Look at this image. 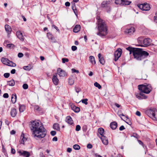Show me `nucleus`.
I'll use <instances>...</instances> for the list:
<instances>
[{
    "mask_svg": "<svg viewBox=\"0 0 157 157\" xmlns=\"http://www.w3.org/2000/svg\"><path fill=\"white\" fill-rule=\"evenodd\" d=\"M31 130L35 137L42 138L44 137L46 134V131L42 123L40 122L33 121L32 124Z\"/></svg>",
    "mask_w": 157,
    "mask_h": 157,
    "instance_id": "nucleus-1",
    "label": "nucleus"
},
{
    "mask_svg": "<svg viewBox=\"0 0 157 157\" xmlns=\"http://www.w3.org/2000/svg\"><path fill=\"white\" fill-rule=\"evenodd\" d=\"M129 51V54L133 53L134 58L137 60H141L147 57L149 55L147 52L143 50L142 48H132L129 47L126 48Z\"/></svg>",
    "mask_w": 157,
    "mask_h": 157,
    "instance_id": "nucleus-2",
    "label": "nucleus"
},
{
    "mask_svg": "<svg viewBox=\"0 0 157 157\" xmlns=\"http://www.w3.org/2000/svg\"><path fill=\"white\" fill-rule=\"evenodd\" d=\"M98 32V35L101 36H105L107 34V26L105 21L101 19H98L97 21Z\"/></svg>",
    "mask_w": 157,
    "mask_h": 157,
    "instance_id": "nucleus-3",
    "label": "nucleus"
},
{
    "mask_svg": "<svg viewBox=\"0 0 157 157\" xmlns=\"http://www.w3.org/2000/svg\"><path fill=\"white\" fill-rule=\"evenodd\" d=\"M145 113L154 120L157 121V110L151 108L145 111Z\"/></svg>",
    "mask_w": 157,
    "mask_h": 157,
    "instance_id": "nucleus-4",
    "label": "nucleus"
},
{
    "mask_svg": "<svg viewBox=\"0 0 157 157\" xmlns=\"http://www.w3.org/2000/svg\"><path fill=\"white\" fill-rule=\"evenodd\" d=\"M138 89L144 93L149 94L151 91L152 87L150 85H140L138 86Z\"/></svg>",
    "mask_w": 157,
    "mask_h": 157,
    "instance_id": "nucleus-5",
    "label": "nucleus"
},
{
    "mask_svg": "<svg viewBox=\"0 0 157 157\" xmlns=\"http://www.w3.org/2000/svg\"><path fill=\"white\" fill-rule=\"evenodd\" d=\"M138 41L140 43L143 42L144 45H140L141 47H146L149 46L151 42V39L149 38H145L143 40V39L140 37L138 38Z\"/></svg>",
    "mask_w": 157,
    "mask_h": 157,
    "instance_id": "nucleus-6",
    "label": "nucleus"
},
{
    "mask_svg": "<svg viewBox=\"0 0 157 157\" xmlns=\"http://www.w3.org/2000/svg\"><path fill=\"white\" fill-rule=\"evenodd\" d=\"M1 61L4 64L12 67H15L16 66V64L10 61L7 58L2 57L1 58Z\"/></svg>",
    "mask_w": 157,
    "mask_h": 157,
    "instance_id": "nucleus-7",
    "label": "nucleus"
},
{
    "mask_svg": "<svg viewBox=\"0 0 157 157\" xmlns=\"http://www.w3.org/2000/svg\"><path fill=\"white\" fill-rule=\"evenodd\" d=\"M138 7L143 10L147 11L150 10V7L149 4L145 3L137 5Z\"/></svg>",
    "mask_w": 157,
    "mask_h": 157,
    "instance_id": "nucleus-8",
    "label": "nucleus"
},
{
    "mask_svg": "<svg viewBox=\"0 0 157 157\" xmlns=\"http://www.w3.org/2000/svg\"><path fill=\"white\" fill-rule=\"evenodd\" d=\"M57 72L60 77H64L67 75L66 72L60 68H58L57 69Z\"/></svg>",
    "mask_w": 157,
    "mask_h": 157,
    "instance_id": "nucleus-9",
    "label": "nucleus"
},
{
    "mask_svg": "<svg viewBox=\"0 0 157 157\" xmlns=\"http://www.w3.org/2000/svg\"><path fill=\"white\" fill-rule=\"evenodd\" d=\"M122 53V51L121 49L117 50L114 53L115 58L114 60L117 61L118 58L121 56Z\"/></svg>",
    "mask_w": 157,
    "mask_h": 157,
    "instance_id": "nucleus-10",
    "label": "nucleus"
},
{
    "mask_svg": "<svg viewBox=\"0 0 157 157\" xmlns=\"http://www.w3.org/2000/svg\"><path fill=\"white\" fill-rule=\"evenodd\" d=\"M18 152L19 153L20 155H22L25 157H29L30 155V153L26 151L20 150Z\"/></svg>",
    "mask_w": 157,
    "mask_h": 157,
    "instance_id": "nucleus-11",
    "label": "nucleus"
},
{
    "mask_svg": "<svg viewBox=\"0 0 157 157\" xmlns=\"http://www.w3.org/2000/svg\"><path fill=\"white\" fill-rule=\"evenodd\" d=\"M135 31V28L134 27H131L129 29H126L125 31V33L129 35H131L133 34Z\"/></svg>",
    "mask_w": 157,
    "mask_h": 157,
    "instance_id": "nucleus-12",
    "label": "nucleus"
},
{
    "mask_svg": "<svg viewBox=\"0 0 157 157\" xmlns=\"http://www.w3.org/2000/svg\"><path fill=\"white\" fill-rule=\"evenodd\" d=\"M17 37L21 40H23L24 37L22 33L20 31H17L16 33Z\"/></svg>",
    "mask_w": 157,
    "mask_h": 157,
    "instance_id": "nucleus-13",
    "label": "nucleus"
},
{
    "mask_svg": "<svg viewBox=\"0 0 157 157\" xmlns=\"http://www.w3.org/2000/svg\"><path fill=\"white\" fill-rule=\"evenodd\" d=\"M5 30L8 35L10 34L12 31V29L10 26L9 25H6L5 26Z\"/></svg>",
    "mask_w": 157,
    "mask_h": 157,
    "instance_id": "nucleus-14",
    "label": "nucleus"
},
{
    "mask_svg": "<svg viewBox=\"0 0 157 157\" xmlns=\"http://www.w3.org/2000/svg\"><path fill=\"white\" fill-rule=\"evenodd\" d=\"M52 80L53 83L55 85H57L59 83V79L57 78L56 75H53Z\"/></svg>",
    "mask_w": 157,
    "mask_h": 157,
    "instance_id": "nucleus-15",
    "label": "nucleus"
},
{
    "mask_svg": "<svg viewBox=\"0 0 157 157\" xmlns=\"http://www.w3.org/2000/svg\"><path fill=\"white\" fill-rule=\"evenodd\" d=\"M66 121L68 124L72 125L73 124V121L71 117L68 116L66 117Z\"/></svg>",
    "mask_w": 157,
    "mask_h": 157,
    "instance_id": "nucleus-16",
    "label": "nucleus"
},
{
    "mask_svg": "<svg viewBox=\"0 0 157 157\" xmlns=\"http://www.w3.org/2000/svg\"><path fill=\"white\" fill-rule=\"evenodd\" d=\"M102 143L105 145H107L108 144V140L106 137L103 136L101 137H100Z\"/></svg>",
    "mask_w": 157,
    "mask_h": 157,
    "instance_id": "nucleus-17",
    "label": "nucleus"
},
{
    "mask_svg": "<svg viewBox=\"0 0 157 157\" xmlns=\"http://www.w3.org/2000/svg\"><path fill=\"white\" fill-rule=\"evenodd\" d=\"M117 123L115 121L113 122L110 124V127L113 130H114L116 129L117 127Z\"/></svg>",
    "mask_w": 157,
    "mask_h": 157,
    "instance_id": "nucleus-18",
    "label": "nucleus"
},
{
    "mask_svg": "<svg viewBox=\"0 0 157 157\" xmlns=\"http://www.w3.org/2000/svg\"><path fill=\"white\" fill-rule=\"evenodd\" d=\"M104 130L103 128H98V135L99 136V134L101 136L100 137H100H101L103 136H104Z\"/></svg>",
    "mask_w": 157,
    "mask_h": 157,
    "instance_id": "nucleus-19",
    "label": "nucleus"
},
{
    "mask_svg": "<svg viewBox=\"0 0 157 157\" xmlns=\"http://www.w3.org/2000/svg\"><path fill=\"white\" fill-rule=\"evenodd\" d=\"M80 26L79 25H77L73 29V32L75 33H77L80 30Z\"/></svg>",
    "mask_w": 157,
    "mask_h": 157,
    "instance_id": "nucleus-20",
    "label": "nucleus"
},
{
    "mask_svg": "<svg viewBox=\"0 0 157 157\" xmlns=\"http://www.w3.org/2000/svg\"><path fill=\"white\" fill-rule=\"evenodd\" d=\"M17 113L16 109L14 108L12 109L10 112L11 116L13 117H14L16 116Z\"/></svg>",
    "mask_w": 157,
    "mask_h": 157,
    "instance_id": "nucleus-21",
    "label": "nucleus"
},
{
    "mask_svg": "<svg viewBox=\"0 0 157 157\" xmlns=\"http://www.w3.org/2000/svg\"><path fill=\"white\" fill-rule=\"evenodd\" d=\"M17 96L16 94H12L11 96V101L13 103H15L16 101Z\"/></svg>",
    "mask_w": 157,
    "mask_h": 157,
    "instance_id": "nucleus-22",
    "label": "nucleus"
},
{
    "mask_svg": "<svg viewBox=\"0 0 157 157\" xmlns=\"http://www.w3.org/2000/svg\"><path fill=\"white\" fill-rule=\"evenodd\" d=\"M74 82V78L73 77H70L68 80V83L69 84L72 85L73 84Z\"/></svg>",
    "mask_w": 157,
    "mask_h": 157,
    "instance_id": "nucleus-23",
    "label": "nucleus"
},
{
    "mask_svg": "<svg viewBox=\"0 0 157 157\" xmlns=\"http://www.w3.org/2000/svg\"><path fill=\"white\" fill-rule=\"evenodd\" d=\"M131 2L127 0H123L122 2V6L123 5H129L130 4Z\"/></svg>",
    "mask_w": 157,
    "mask_h": 157,
    "instance_id": "nucleus-24",
    "label": "nucleus"
},
{
    "mask_svg": "<svg viewBox=\"0 0 157 157\" xmlns=\"http://www.w3.org/2000/svg\"><path fill=\"white\" fill-rule=\"evenodd\" d=\"M108 5V2L107 1H103L101 4V6L103 8L107 7Z\"/></svg>",
    "mask_w": 157,
    "mask_h": 157,
    "instance_id": "nucleus-25",
    "label": "nucleus"
},
{
    "mask_svg": "<svg viewBox=\"0 0 157 157\" xmlns=\"http://www.w3.org/2000/svg\"><path fill=\"white\" fill-rule=\"evenodd\" d=\"M15 82L12 79L10 81H7V84L10 86H13L15 85Z\"/></svg>",
    "mask_w": 157,
    "mask_h": 157,
    "instance_id": "nucleus-26",
    "label": "nucleus"
},
{
    "mask_svg": "<svg viewBox=\"0 0 157 157\" xmlns=\"http://www.w3.org/2000/svg\"><path fill=\"white\" fill-rule=\"evenodd\" d=\"M89 59L90 62L93 64H95L96 63V62L94 58V56H90L89 57Z\"/></svg>",
    "mask_w": 157,
    "mask_h": 157,
    "instance_id": "nucleus-27",
    "label": "nucleus"
},
{
    "mask_svg": "<svg viewBox=\"0 0 157 157\" xmlns=\"http://www.w3.org/2000/svg\"><path fill=\"white\" fill-rule=\"evenodd\" d=\"M53 128L54 129L59 131L60 130V127L59 124L58 123L54 124L53 125Z\"/></svg>",
    "mask_w": 157,
    "mask_h": 157,
    "instance_id": "nucleus-28",
    "label": "nucleus"
},
{
    "mask_svg": "<svg viewBox=\"0 0 157 157\" xmlns=\"http://www.w3.org/2000/svg\"><path fill=\"white\" fill-rule=\"evenodd\" d=\"M25 109V107L24 105H19V110L20 112H23Z\"/></svg>",
    "mask_w": 157,
    "mask_h": 157,
    "instance_id": "nucleus-29",
    "label": "nucleus"
},
{
    "mask_svg": "<svg viewBox=\"0 0 157 157\" xmlns=\"http://www.w3.org/2000/svg\"><path fill=\"white\" fill-rule=\"evenodd\" d=\"M21 138L22 139L21 142V144H23L24 141H26L27 140L26 139L25 137V135L23 133H22Z\"/></svg>",
    "mask_w": 157,
    "mask_h": 157,
    "instance_id": "nucleus-30",
    "label": "nucleus"
},
{
    "mask_svg": "<svg viewBox=\"0 0 157 157\" xmlns=\"http://www.w3.org/2000/svg\"><path fill=\"white\" fill-rule=\"evenodd\" d=\"M32 67H31V66L30 65H29L28 66H24L23 67V69L27 71H30L32 69Z\"/></svg>",
    "mask_w": 157,
    "mask_h": 157,
    "instance_id": "nucleus-31",
    "label": "nucleus"
},
{
    "mask_svg": "<svg viewBox=\"0 0 157 157\" xmlns=\"http://www.w3.org/2000/svg\"><path fill=\"white\" fill-rule=\"evenodd\" d=\"M122 0H115V3L117 5L122 6Z\"/></svg>",
    "mask_w": 157,
    "mask_h": 157,
    "instance_id": "nucleus-32",
    "label": "nucleus"
},
{
    "mask_svg": "<svg viewBox=\"0 0 157 157\" xmlns=\"http://www.w3.org/2000/svg\"><path fill=\"white\" fill-rule=\"evenodd\" d=\"M6 47L10 49H13L15 45L12 44H9L7 45Z\"/></svg>",
    "mask_w": 157,
    "mask_h": 157,
    "instance_id": "nucleus-33",
    "label": "nucleus"
},
{
    "mask_svg": "<svg viewBox=\"0 0 157 157\" xmlns=\"http://www.w3.org/2000/svg\"><path fill=\"white\" fill-rule=\"evenodd\" d=\"M73 108H75V109H73V110L76 113H78L80 111L79 108L75 106H73Z\"/></svg>",
    "mask_w": 157,
    "mask_h": 157,
    "instance_id": "nucleus-34",
    "label": "nucleus"
},
{
    "mask_svg": "<svg viewBox=\"0 0 157 157\" xmlns=\"http://www.w3.org/2000/svg\"><path fill=\"white\" fill-rule=\"evenodd\" d=\"M72 8L75 15L76 16H77V10L76 9L75 6L74 7V6L73 5V6H72Z\"/></svg>",
    "mask_w": 157,
    "mask_h": 157,
    "instance_id": "nucleus-35",
    "label": "nucleus"
},
{
    "mask_svg": "<svg viewBox=\"0 0 157 157\" xmlns=\"http://www.w3.org/2000/svg\"><path fill=\"white\" fill-rule=\"evenodd\" d=\"M73 148L76 150H78L80 149V147L78 144H75L73 146Z\"/></svg>",
    "mask_w": 157,
    "mask_h": 157,
    "instance_id": "nucleus-36",
    "label": "nucleus"
},
{
    "mask_svg": "<svg viewBox=\"0 0 157 157\" xmlns=\"http://www.w3.org/2000/svg\"><path fill=\"white\" fill-rule=\"evenodd\" d=\"M94 85L95 87H98L99 89H100L101 87V85L97 82L94 83Z\"/></svg>",
    "mask_w": 157,
    "mask_h": 157,
    "instance_id": "nucleus-37",
    "label": "nucleus"
},
{
    "mask_svg": "<svg viewBox=\"0 0 157 157\" xmlns=\"http://www.w3.org/2000/svg\"><path fill=\"white\" fill-rule=\"evenodd\" d=\"M131 137H134L137 139H138L140 138V136L136 133H133L131 136Z\"/></svg>",
    "mask_w": 157,
    "mask_h": 157,
    "instance_id": "nucleus-38",
    "label": "nucleus"
},
{
    "mask_svg": "<svg viewBox=\"0 0 157 157\" xmlns=\"http://www.w3.org/2000/svg\"><path fill=\"white\" fill-rule=\"evenodd\" d=\"M47 36L48 39H50L52 40H53V37L52 35L50 33H48L47 34Z\"/></svg>",
    "mask_w": 157,
    "mask_h": 157,
    "instance_id": "nucleus-39",
    "label": "nucleus"
},
{
    "mask_svg": "<svg viewBox=\"0 0 157 157\" xmlns=\"http://www.w3.org/2000/svg\"><path fill=\"white\" fill-rule=\"evenodd\" d=\"M135 95L136 98L139 99L140 100L143 99V98L141 96L140 94H136Z\"/></svg>",
    "mask_w": 157,
    "mask_h": 157,
    "instance_id": "nucleus-40",
    "label": "nucleus"
},
{
    "mask_svg": "<svg viewBox=\"0 0 157 157\" xmlns=\"http://www.w3.org/2000/svg\"><path fill=\"white\" fill-rule=\"evenodd\" d=\"M99 59L100 63L101 64L103 65L105 63V61L104 58L102 57H101V58Z\"/></svg>",
    "mask_w": 157,
    "mask_h": 157,
    "instance_id": "nucleus-41",
    "label": "nucleus"
},
{
    "mask_svg": "<svg viewBox=\"0 0 157 157\" xmlns=\"http://www.w3.org/2000/svg\"><path fill=\"white\" fill-rule=\"evenodd\" d=\"M87 100L88 99L87 98H86L82 100L81 101L82 103H84L86 105L88 104V102H87Z\"/></svg>",
    "mask_w": 157,
    "mask_h": 157,
    "instance_id": "nucleus-42",
    "label": "nucleus"
},
{
    "mask_svg": "<svg viewBox=\"0 0 157 157\" xmlns=\"http://www.w3.org/2000/svg\"><path fill=\"white\" fill-rule=\"evenodd\" d=\"M22 87L24 89L26 90L28 88V85L27 84L25 83L23 84Z\"/></svg>",
    "mask_w": 157,
    "mask_h": 157,
    "instance_id": "nucleus-43",
    "label": "nucleus"
},
{
    "mask_svg": "<svg viewBox=\"0 0 157 157\" xmlns=\"http://www.w3.org/2000/svg\"><path fill=\"white\" fill-rule=\"evenodd\" d=\"M140 94L141 96V97L143 98L146 99L147 98V96H145V95L144 94L143 92H140Z\"/></svg>",
    "mask_w": 157,
    "mask_h": 157,
    "instance_id": "nucleus-44",
    "label": "nucleus"
},
{
    "mask_svg": "<svg viewBox=\"0 0 157 157\" xmlns=\"http://www.w3.org/2000/svg\"><path fill=\"white\" fill-rule=\"evenodd\" d=\"M62 60L63 63H65L66 62H68L69 61V59L67 58H63Z\"/></svg>",
    "mask_w": 157,
    "mask_h": 157,
    "instance_id": "nucleus-45",
    "label": "nucleus"
},
{
    "mask_svg": "<svg viewBox=\"0 0 157 157\" xmlns=\"http://www.w3.org/2000/svg\"><path fill=\"white\" fill-rule=\"evenodd\" d=\"M81 129V127L79 125H77L76 126L75 130L77 131H79Z\"/></svg>",
    "mask_w": 157,
    "mask_h": 157,
    "instance_id": "nucleus-46",
    "label": "nucleus"
},
{
    "mask_svg": "<svg viewBox=\"0 0 157 157\" xmlns=\"http://www.w3.org/2000/svg\"><path fill=\"white\" fill-rule=\"evenodd\" d=\"M10 74L9 73H5L4 74V76L5 78H8L10 76Z\"/></svg>",
    "mask_w": 157,
    "mask_h": 157,
    "instance_id": "nucleus-47",
    "label": "nucleus"
},
{
    "mask_svg": "<svg viewBox=\"0 0 157 157\" xmlns=\"http://www.w3.org/2000/svg\"><path fill=\"white\" fill-rule=\"evenodd\" d=\"M75 90L76 92L78 93L80 91L81 89L79 87H76L75 88Z\"/></svg>",
    "mask_w": 157,
    "mask_h": 157,
    "instance_id": "nucleus-48",
    "label": "nucleus"
},
{
    "mask_svg": "<svg viewBox=\"0 0 157 157\" xmlns=\"http://www.w3.org/2000/svg\"><path fill=\"white\" fill-rule=\"evenodd\" d=\"M50 133H51V134L52 136H53L56 135V131H52Z\"/></svg>",
    "mask_w": 157,
    "mask_h": 157,
    "instance_id": "nucleus-49",
    "label": "nucleus"
},
{
    "mask_svg": "<svg viewBox=\"0 0 157 157\" xmlns=\"http://www.w3.org/2000/svg\"><path fill=\"white\" fill-rule=\"evenodd\" d=\"M71 49L73 51H75L77 49V47L75 46H73L71 47Z\"/></svg>",
    "mask_w": 157,
    "mask_h": 157,
    "instance_id": "nucleus-50",
    "label": "nucleus"
},
{
    "mask_svg": "<svg viewBox=\"0 0 157 157\" xmlns=\"http://www.w3.org/2000/svg\"><path fill=\"white\" fill-rule=\"evenodd\" d=\"M3 97L5 98H7L9 97V95L7 93H5L3 95Z\"/></svg>",
    "mask_w": 157,
    "mask_h": 157,
    "instance_id": "nucleus-51",
    "label": "nucleus"
},
{
    "mask_svg": "<svg viewBox=\"0 0 157 157\" xmlns=\"http://www.w3.org/2000/svg\"><path fill=\"white\" fill-rule=\"evenodd\" d=\"M24 55L22 53L19 52L18 54V56L19 58H21Z\"/></svg>",
    "mask_w": 157,
    "mask_h": 157,
    "instance_id": "nucleus-52",
    "label": "nucleus"
},
{
    "mask_svg": "<svg viewBox=\"0 0 157 157\" xmlns=\"http://www.w3.org/2000/svg\"><path fill=\"white\" fill-rule=\"evenodd\" d=\"M87 147L89 149H91L92 147V145L91 144H89L87 145Z\"/></svg>",
    "mask_w": 157,
    "mask_h": 157,
    "instance_id": "nucleus-53",
    "label": "nucleus"
},
{
    "mask_svg": "<svg viewBox=\"0 0 157 157\" xmlns=\"http://www.w3.org/2000/svg\"><path fill=\"white\" fill-rule=\"evenodd\" d=\"M71 70L73 73L76 72L77 73H79V71L78 70H76L75 69H72Z\"/></svg>",
    "mask_w": 157,
    "mask_h": 157,
    "instance_id": "nucleus-54",
    "label": "nucleus"
},
{
    "mask_svg": "<svg viewBox=\"0 0 157 157\" xmlns=\"http://www.w3.org/2000/svg\"><path fill=\"white\" fill-rule=\"evenodd\" d=\"M34 109L36 111H39V107L38 105H35L34 106Z\"/></svg>",
    "mask_w": 157,
    "mask_h": 157,
    "instance_id": "nucleus-55",
    "label": "nucleus"
},
{
    "mask_svg": "<svg viewBox=\"0 0 157 157\" xmlns=\"http://www.w3.org/2000/svg\"><path fill=\"white\" fill-rule=\"evenodd\" d=\"M125 129L123 125L121 126L119 128V130L120 131H122Z\"/></svg>",
    "mask_w": 157,
    "mask_h": 157,
    "instance_id": "nucleus-56",
    "label": "nucleus"
},
{
    "mask_svg": "<svg viewBox=\"0 0 157 157\" xmlns=\"http://www.w3.org/2000/svg\"><path fill=\"white\" fill-rule=\"evenodd\" d=\"M39 157H45V156L43 152H41L40 153Z\"/></svg>",
    "mask_w": 157,
    "mask_h": 157,
    "instance_id": "nucleus-57",
    "label": "nucleus"
},
{
    "mask_svg": "<svg viewBox=\"0 0 157 157\" xmlns=\"http://www.w3.org/2000/svg\"><path fill=\"white\" fill-rule=\"evenodd\" d=\"M136 114L138 116H141V113L139 111H137L136 113Z\"/></svg>",
    "mask_w": 157,
    "mask_h": 157,
    "instance_id": "nucleus-58",
    "label": "nucleus"
},
{
    "mask_svg": "<svg viewBox=\"0 0 157 157\" xmlns=\"http://www.w3.org/2000/svg\"><path fill=\"white\" fill-rule=\"evenodd\" d=\"M11 152L13 154H14L15 153V150L13 148H11Z\"/></svg>",
    "mask_w": 157,
    "mask_h": 157,
    "instance_id": "nucleus-59",
    "label": "nucleus"
},
{
    "mask_svg": "<svg viewBox=\"0 0 157 157\" xmlns=\"http://www.w3.org/2000/svg\"><path fill=\"white\" fill-rule=\"evenodd\" d=\"M52 27H53L54 28H55L56 30L57 31L59 32V29H58V28L56 26H55V25H52Z\"/></svg>",
    "mask_w": 157,
    "mask_h": 157,
    "instance_id": "nucleus-60",
    "label": "nucleus"
},
{
    "mask_svg": "<svg viewBox=\"0 0 157 157\" xmlns=\"http://www.w3.org/2000/svg\"><path fill=\"white\" fill-rule=\"evenodd\" d=\"M113 105L116 106L118 108H119L120 107V105L117 103H115Z\"/></svg>",
    "mask_w": 157,
    "mask_h": 157,
    "instance_id": "nucleus-61",
    "label": "nucleus"
},
{
    "mask_svg": "<svg viewBox=\"0 0 157 157\" xmlns=\"http://www.w3.org/2000/svg\"><path fill=\"white\" fill-rule=\"evenodd\" d=\"M70 4L69 2H67L65 3V5L66 6H70Z\"/></svg>",
    "mask_w": 157,
    "mask_h": 157,
    "instance_id": "nucleus-62",
    "label": "nucleus"
},
{
    "mask_svg": "<svg viewBox=\"0 0 157 157\" xmlns=\"http://www.w3.org/2000/svg\"><path fill=\"white\" fill-rule=\"evenodd\" d=\"M72 151V149L71 148L68 147L67 149V151L68 152H71Z\"/></svg>",
    "mask_w": 157,
    "mask_h": 157,
    "instance_id": "nucleus-63",
    "label": "nucleus"
},
{
    "mask_svg": "<svg viewBox=\"0 0 157 157\" xmlns=\"http://www.w3.org/2000/svg\"><path fill=\"white\" fill-rule=\"evenodd\" d=\"M16 72V70L15 69H13L11 71V73L12 74H14Z\"/></svg>",
    "mask_w": 157,
    "mask_h": 157,
    "instance_id": "nucleus-64",
    "label": "nucleus"
}]
</instances>
